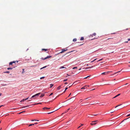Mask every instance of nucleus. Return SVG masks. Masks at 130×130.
<instances>
[{"label": "nucleus", "instance_id": "obj_48", "mask_svg": "<svg viewBox=\"0 0 130 130\" xmlns=\"http://www.w3.org/2000/svg\"><path fill=\"white\" fill-rule=\"evenodd\" d=\"M120 72V71H118V72H117L115 73V74H116V73H118V72Z\"/></svg>", "mask_w": 130, "mask_h": 130}, {"label": "nucleus", "instance_id": "obj_39", "mask_svg": "<svg viewBox=\"0 0 130 130\" xmlns=\"http://www.w3.org/2000/svg\"><path fill=\"white\" fill-rule=\"evenodd\" d=\"M29 98V97H28L27 98L25 99V100H28V99Z\"/></svg>", "mask_w": 130, "mask_h": 130}, {"label": "nucleus", "instance_id": "obj_55", "mask_svg": "<svg viewBox=\"0 0 130 130\" xmlns=\"http://www.w3.org/2000/svg\"><path fill=\"white\" fill-rule=\"evenodd\" d=\"M3 105H1V106H0V108L2 106H3Z\"/></svg>", "mask_w": 130, "mask_h": 130}, {"label": "nucleus", "instance_id": "obj_43", "mask_svg": "<svg viewBox=\"0 0 130 130\" xmlns=\"http://www.w3.org/2000/svg\"><path fill=\"white\" fill-rule=\"evenodd\" d=\"M38 124V123L37 122H36V123H34V125L35 124Z\"/></svg>", "mask_w": 130, "mask_h": 130}, {"label": "nucleus", "instance_id": "obj_21", "mask_svg": "<svg viewBox=\"0 0 130 130\" xmlns=\"http://www.w3.org/2000/svg\"><path fill=\"white\" fill-rule=\"evenodd\" d=\"M38 104H42V103H36V104H35L34 105H38Z\"/></svg>", "mask_w": 130, "mask_h": 130}, {"label": "nucleus", "instance_id": "obj_14", "mask_svg": "<svg viewBox=\"0 0 130 130\" xmlns=\"http://www.w3.org/2000/svg\"><path fill=\"white\" fill-rule=\"evenodd\" d=\"M26 101V100H25V99H23V100H21V101H20V102H23L24 101Z\"/></svg>", "mask_w": 130, "mask_h": 130}, {"label": "nucleus", "instance_id": "obj_3", "mask_svg": "<svg viewBox=\"0 0 130 130\" xmlns=\"http://www.w3.org/2000/svg\"><path fill=\"white\" fill-rule=\"evenodd\" d=\"M97 121H97H92V122H94V123H90V124L91 125H95L97 123L95 122Z\"/></svg>", "mask_w": 130, "mask_h": 130}, {"label": "nucleus", "instance_id": "obj_23", "mask_svg": "<svg viewBox=\"0 0 130 130\" xmlns=\"http://www.w3.org/2000/svg\"><path fill=\"white\" fill-rule=\"evenodd\" d=\"M7 69L8 70H12V68H8Z\"/></svg>", "mask_w": 130, "mask_h": 130}, {"label": "nucleus", "instance_id": "obj_62", "mask_svg": "<svg viewBox=\"0 0 130 130\" xmlns=\"http://www.w3.org/2000/svg\"><path fill=\"white\" fill-rule=\"evenodd\" d=\"M34 121H38V120H34Z\"/></svg>", "mask_w": 130, "mask_h": 130}, {"label": "nucleus", "instance_id": "obj_47", "mask_svg": "<svg viewBox=\"0 0 130 130\" xmlns=\"http://www.w3.org/2000/svg\"><path fill=\"white\" fill-rule=\"evenodd\" d=\"M130 116V114H129V115H128L126 116L127 117H128V116Z\"/></svg>", "mask_w": 130, "mask_h": 130}, {"label": "nucleus", "instance_id": "obj_2", "mask_svg": "<svg viewBox=\"0 0 130 130\" xmlns=\"http://www.w3.org/2000/svg\"><path fill=\"white\" fill-rule=\"evenodd\" d=\"M40 94V93H37L36 94L33 95L32 97L31 98H34L35 97V98H36V97L37 96H38Z\"/></svg>", "mask_w": 130, "mask_h": 130}, {"label": "nucleus", "instance_id": "obj_35", "mask_svg": "<svg viewBox=\"0 0 130 130\" xmlns=\"http://www.w3.org/2000/svg\"><path fill=\"white\" fill-rule=\"evenodd\" d=\"M68 89V87H66V88H65V90L64 91V92H65V91H66L67 90V89Z\"/></svg>", "mask_w": 130, "mask_h": 130}, {"label": "nucleus", "instance_id": "obj_49", "mask_svg": "<svg viewBox=\"0 0 130 130\" xmlns=\"http://www.w3.org/2000/svg\"><path fill=\"white\" fill-rule=\"evenodd\" d=\"M87 78V77H85V78H84V79H86V78Z\"/></svg>", "mask_w": 130, "mask_h": 130}, {"label": "nucleus", "instance_id": "obj_58", "mask_svg": "<svg viewBox=\"0 0 130 130\" xmlns=\"http://www.w3.org/2000/svg\"><path fill=\"white\" fill-rule=\"evenodd\" d=\"M31 121H34V120H31Z\"/></svg>", "mask_w": 130, "mask_h": 130}, {"label": "nucleus", "instance_id": "obj_63", "mask_svg": "<svg viewBox=\"0 0 130 130\" xmlns=\"http://www.w3.org/2000/svg\"><path fill=\"white\" fill-rule=\"evenodd\" d=\"M103 59V58H102V59H100L101 60H102Z\"/></svg>", "mask_w": 130, "mask_h": 130}, {"label": "nucleus", "instance_id": "obj_16", "mask_svg": "<svg viewBox=\"0 0 130 130\" xmlns=\"http://www.w3.org/2000/svg\"><path fill=\"white\" fill-rule=\"evenodd\" d=\"M86 86H85L84 87H82V88H81V89H85V87H86Z\"/></svg>", "mask_w": 130, "mask_h": 130}, {"label": "nucleus", "instance_id": "obj_6", "mask_svg": "<svg viewBox=\"0 0 130 130\" xmlns=\"http://www.w3.org/2000/svg\"><path fill=\"white\" fill-rule=\"evenodd\" d=\"M67 49H62V51L60 52V53H62L63 52H65L67 50Z\"/></svg>", "mask_w": 130, "mask_h": 130}, {"label": "nucleus", "instance_id": "obj_20", "mask_svg": "<svg viewBox=\"0 0 130 130\" xmlns=\"http://www.w3.org/2000/svg\"><path fill=\"white\" fill-rule=\"evenodd\" d=\"M50 85V88H51L54 85L53 84H51Z\"/></svg>", "mask_w": 130, "mask_h": 130}, {"label": "nucleus", "instance_id": "obj_31", "mask_svg": "<svg viewBox=\"0 0 130 130\" xmlns=\"http://www.w3.org/2000/svg\"><path fill=\"white\" fill-rule=\"evenodd\" d=\"M46 66H44V67H42V68H41L40 69V70H41V69H43L44 68H46Z\"/></svg>", "mask_w": 130, "mask_h": 130}, {"label": "nucleus", "instance_id": "obj_9", "mask_svg": "<svg viewBox=\"0 0 130 130\" xmlns=\"http://www.w3.org/2000/svg\"><path fill=\"white\" fill-rule=\"evenodd\" d=\"M84 125V124H81V125L80 126H79L78 128V129L79 128H80L82 126Z\"/></svg>", "mask_w": 130, "mask_h": 130}, {"label": "nucleus", "instance_id": "obj_60", "mask_svg": "<svg viewBox=\"0 0 130 130\" xmlns=\"http://www.w3.org/2000/svg\"><path fill=\"white\" fill-rule=\"evenodd\" d=\"M21 113H22L21 112H20L19 113V114H21Z\"/></svg>", "mask_w": 130, "mask_h": 130}, {"label": "nucleus", "instance_id": "obj_13", "mask_svg": "<svg viewBox=\"0 0 130 130\" xmlns=\"http://www.w3.org/2000/svg\"><path fill=\"white\" fill-rule=\"evenodd\" d=\"M84 38L83 37H82L80 38V40H84Z\"/></svg>", "mask_w": 130, "mask_h": 130}, {"label": "nucleus", "instance_id": "obj_38", "mask_svg": "<svg viewBox=\"0 0 130 130\" xmlns=\"http://www.w3.org/2000/svg\"><path fill=\"white\" fill-rule=\"evenodd\" d=\"M67 79H64V80H63V81L64 82H66V81H67Z\"/></svg>", "mask_w": 130, "mask_h": 130}, {"label": "nucleus", "instance_id": "obj_15", "mask_svg": "<svg viewBox=\"0 0 130 130\" xmlns=\"http://www.w3.org/2000/svg\"><path fill=\"white\" fill-rule=\"evenodd\" d=\"M58 109H57V110H55V111H52V112H50L48 113H48V114H50L51 113H53V112H54L55 111H56L57 110H58Z\"/></svg>", "mask_w": 130, "mask_h": 130}, {"label": "nucleus", "instance_id": "obj_26", "mask_svg": "<svg viewBox=\"0 0 130 130\" xmlns=\"http://www.w3.org/2000/svg\"><path fill=\"white\" fill-rule=\"evenodd\" d=\"M129 118V117L127 119H124V120H123L121 122V123L122 122H123L124 120H126L128 118Z\"/></svg>", "mask_w": 130, "mask_h": 130}, {"label": "nucleus", "instance_id": "obj_17", "mask_svg": "<svg viewBox=\"0 0 130 130\" xmlns=\"http://www.w3.org/2000/svg\"><path fill=\"white\" fill-rule=\"evenodd\" d=\"M29 106L28 105V106H23V107H22L21 108H24L28 107Z\"/></svg>", "mask_w": 130, "mask_h": 130}, {"label": "nucleus", "instance_id": "obj_59", "mask_svg": "<svg viewBox=\"0 0 130 130\" xmlns=\"http://www.w3.org/2000/svg\"><path fill=\"white\" fill-rule=\"evenodd\" d=\"M90 76H87V78H88V77H89Z\"/></svg>", "mask_w": 130, "mask_h": 130}, {"label": "nucleus", "instance_id": "obj_64", "mask_svg": "<svg viewBox=\"0 0 130 130\" xmlns=\"http://www.w3.org/2000/svg\"><path fill=\"white\" fill-rule=\"evenodd\" d=\"M82 99H81L80 100L81 101V102L82 101Z\"/></svg>", "mask_w": 130, "mask_h": 130}, {"label": "nucleus", "instance_id": "obj_30", "mask_svg": "<svg viewBox=\"0 0 130 130\" xmlns=\"http://www.w3.org/2000/svg\"><path fill=\"white\" fill-rule=\"evenodd\" d=\"M44 78H45V77H40V79H42Z\"/></svg>", "mask_w": 130, "mask_h": 130}, {"label": "nucleus", "instance_id": "obj_41", "mask_svg": "<svg viewBox=\"0 0 130 130\" xmlns=\"http://www.w3.org/2000/svg\"><path fill=\"white\" fill-rule=\"evenodd\" d=\"M53 94V93H51V94L49 96H51V95H52Z\"/></svg>", "mask_w": 130, "mask_h": 130}, {"label": "nucleus", "instance_id": "obj_50", "mask_svg": "<svg viewBox=\"0 0 130 130\" xmlns=\"http://www.w3.org/2000/svg\"><path fill=\"white\" fill-rule=\"evenodd\" d=\"M68 84V83H67V82L65 83H64L65 84Z\"/></svg>", "mask_w": 130, "mask_h": 130}, {"label": "nucleus", "instance_id": "obj_45", "mask_svg": "<svg viewBox=\"0 0 130 130\" xmlns=\"http://www.w3.org/2000/svg\"><path fill=\"white\" fill-rule=\"evenodd\" d=\"M101 61V60L100 59H99V60H98V61H97V62H99V61Z\"/></svg>", "mask_w": 130, "mask_h": 130}, {"label": "nucleus", "instance_id": "obj_37", "mask_svg": "<svg viewBox=\"0 0 130 130\" xmlns=\"http://www.w3.org/2000/svg\"><path fill=\"white\" fill-rule=\"evenodd\" d=\"M112 72V71H110H110H108V72H106V74H108V73L109 72Z\"/></svg>", "mask_w": 130, "mask_h": 130}, {"label": "nucleus", "instance_id": "obj_29", "mask_svg": "<svg viewBox=\"0 0 130 130\" xmlns=\"http://www.w3.org/2000/svg\"><path fill=\"white\" fill-rule=\"evenodd\" d=\"M34 125V124H30V125H29V126H32V125Z\"/></svg>", "mask_w": 130, "mask_h": 130}, {"label": "nucleus", "instance_id": "obj_19", "mask_svg": "<svg viewBox=\"0 0 130 130\" xmlns=\"http://www.w3.org/2000/svg\"><path fill=\"white\" fill-rule=\"evenodd\" d=\"M44 94H42L40 96V97H43V96H44Z\"/></svg>", "mask_w": 130, "mask_h": 130}, {"label": "nucleus", "instance_id": "obj_52", "mask_svg": "<svg viewBox=\"0 0 130 130\" xmlns=\"http://www.w3.org/2000/svg\"><path fill=\"white\" fill-rule=\"evenodd\" d=\"M2 94L1 93H0V96H1V95H2Z\"/></svg>", "mask_w": 130, "mask_h": 130}, {"label": "nucleus", "instance_id": "obj_5", "mask_svg": "<svg viewBox=\"0 0 130 130\" xmlns=\"http://www.w3.org/2000/svg\"><path fill=\"white\" fill-rule=\"evenodd\" d=\"M70 109V108H69L65 112H64L63 113H62L61 114V115H62L63 114L65 113H66V112H67L68 110Z\"/></svg>", "mask_w": 130, "mask_h": 130}, {"label": "nucleus", "instance_id": "obj_34", "mask_svg": "<svg viewBox=\"0 0 130 130\" xmlns=\"http://www.w3.org/2000/svg\"><path fill=\"white\" fill-rule=\"evenodd\" d=\"M77 68L76 67H74V68H73L72 69H77Z\"/></svg>", "mask_w": 130, "mask_h": 130}, {"label": "nucleus", "instance_id": "obj_44", "mask_svg": "<svg viewBox=\"0 0 130 130\" xmlns=\"http://www.w3.org/2000/svg\"><path fill=\"white\" fill-rule=\"evenodd\" d=\"M25 112V111H24L22 112H22V113H23V112Z\"/></svg>", "mask_w": 130, "mask_h": 130}, {"label": "nucleus", "instance_id": "obj_10", "mask_svg": "<svg viewBox=\"0 0 130 130\" xmlns=\"http://www.w3.org/2000/svg\"><path fill=\"white\" fill-rule=\"evenodd\" d=\"M61 88V86H59L57 88L58 90H59Z\"/></svg>", "mask_w": 130, "mask_h": 130}, {"label": "nucleus", "instance_id": "obj_54", "mask_svg": "<svg viewBox=\"0 0 130 130\" xmlns=\"http://www.w3.org/2000/svg\"><path fill=\"white\" fill-rule=\"evenodd\" d=\"M97 115H95V114L93 115H94V116H96Z\"/></svg>", "mask_w": 130, "mask_h": 130}, {"label": "nucleus", "instance_id": "obj_18", "mask_svg": "<svg viewBox=\"0 0 130 130\" xmlns=\"http://www.w3.org/2000/svg\"><path fill=\"white\" fill-rule=\"evenodd\" d=\"M12 62L13 63H16V62L17 63H18V61H12Z\"/></svg>", "mask_w": 130, "mask_h": 130}, {"label": "nucleus", "instance_id": "obj_22", "mask_svg": "<svg viewBox=\"0 0 130 130\" xmlns=\"http://www.w3.org/2000/svg\"><path fill=\"white\" fill-rule=\"evenodd\" d=\"M10 73V72L9 71H6L4 72V73H8V74H9Z\"/></svg>", "mask_w": 130, "mask_h": 130}, {"label": "nucleus", "instance_id": "obj_11", "mask_svg": "<svg viewBox=\"0 0 130 130\" xmlns=\"http://www.w3.org/2000/svg\"><path fill=\"white\" fill-rule=\"evenodd\" d=\"M120 94H118V95H116V96H115V97H113V98H115L119 96V95H120Z\"/></svg>", "mask_w": 130, "mask_h": 130}, {"label": "nucleus", "instance_id": "obj_4", "mask_svg": "<svg viewBox=\"0 0 130 130\" xmlns=\"http://www.w3.org/2000/svg\"><path fill=\"white\" fill-rule=\"evenodd\" d=\"M51 57V56H50V55L48 56H47L46 57H45L44 59V60H45V59H46L50 58Z\"/></svg>", "mask_w": 130, "mask_h": 130}, {"label": "nucleus", "instance_id": "obj_36", "mask_svg": "<svg viewBox=\"0 0 130 130\" xmlns=\"http://www.w3.org/2000/svg\"><path fill=\"white\" fill-rule=\"evenodd\" d=\"M77 81H75V82H74L73 84H72V85L73 84H76L77 83Z\"/></svg>", "mask_w": 130, "mask_h": 130}, {"label": "nucleus", "instance_id": "obj_46", "mask_svg": "<svg viewBox=\"0 0 130 130\" xmlns=\"http://www.w3.org/2000/svg\"><path fill=\"white\" fill-rule=\"evenodd\" d=\"M128 41H130V38H128Z\"/></svg>", "mask_w": 130, "mask_h": 130}, {"label": "nucleus", "instance_id": "obj_28", "mask_svg": "<svg viewBox=\"0 0 130 130\" xmlns=\"http://www.w3.org/2000/svg\"><path fill=\"white\" fill-rule=\"evenodd\" d=\"M47 50L48 49H42V51H48Z\"/></svg>", "mask_w": 130, "mask_h": 130}, {"label": "nucleus", "instance_id": "obj_8", "mask_svg": "<svg viewBox=\"0 0 130 130\" xmlns=\"http://www.w3.org/2000/svg\"><path fill=\"white\" fill-rule=\"evenodd\" d=\"M96 35V33H94L93 34L90 35V37H91H91H92L93 36H95Z\"/></svg>", "mask_w": 130, "mask_h": 130}, {"label": "nucleus", "instance_id": "obj_61", "mask_svg": "<svg viewBox=\"0 0 130 130\" xmlns=\"http://www.w3.org/2000/svg\"><path fill=\"white\" fill-rule=\"evenodd\" d=\"M125 43H127V42H128V41H125Z\"/></svg>", "mask_w": 130, "mask_h": 130}, {"label": "nucleus", "instance_id": "obj_12", "mask_svg": "<svg viewBox=\"0 0 130 130\" xmlns=\"http://www.w3.org/2000/svg\"><path fill=\"white\" fill-rule=\"evenodd\" d=\"M77 41V39L76 38H74L73 39V41L74 42L76 41Z\"/></svg>", "mask_w": 130, "mask_h": 130}, {"label": "nucleus", "instance_id": "obj_56", "mask_svg": "<svg viewBox=\"0 0 130 130\" xmlns=\"http://www.w3.org/2000/svg\"><path fill=\"white\" fill-rule=\"evenodd\" d=\"M81 68H80V69H79V70H81Z\"/></svg>", "mask_w": 130, "mask_h": 130}, {"label": "nucleus", "instance_id": "obj_7", "mask_svg": "<svg viewBox=\"0 0 130 130\" xmlns=\"http://www.w3.org/2000/svg\"><path fill=\"white\" fill-rule=\"evenodd\" d=\"M50 108H47V107H44V108H43V109H50Z\"/></svg>", "mask_w": 130, "mask_h": 130}, {"label": "nucleus", "instance_id": "obj_42", "mask_svg": "<svg viewBox=\"0 0 130 130\" xmlns=\"http://www.w3.org/2000/svg\"><path fill=\"white\" fill-rule=\"evenodd\" d=\"M117 105V106H116V107H115V108H116L117 107H118V106H119L120 105Z\"/></svg>", "mask_w": 130, "mask_h": 130}, {"label": "nucleus", "instance_id": "obj_53", "mask_svg": "<svg viewBox=\"0 0 130 130\" xmlns=\"http://www.w3.org/2000/svg\"><path fill=\"white\" fill-rule=\"evenodd\" d=\"M73 85H70V86L69 87V88H70L71 86Z\"/></svg>", "mask_w": 130, "mask_h": 130}, {"label": "nucleus", "instance_id": "obj_27", "mask_svg": "<svg viewBox=\"0 0 130 130\" xmlns=\"http://www.w3.org/2000/svg\"><path fill=\"white\" fill-rule=\"evenodd\" d=\"M63 68H66L64 67L63 66H61L60 67V69H61Z\"/></svg>", "mask_w": 130, "mask_h": 130}, {"label": "nucleus", "instance_id": "obj_24", "mask_svg": "<svg viewBox=\"0 0 130 130\" xmlns=\"http://www.w3.org/2000/svg\"><path fill=\"white\" fill-rule=\"evenodd\" d=\"M13 63L12 61L11 62H10L9 64L12 65Z\"/></svg>", "mask_w": 130, "mask_h": 130}, {"label": "nucleus", "instance_id": "obj_57", "mask_svg": "<svg viewBox=\"0 0 130 130\" xmlns=\"http://www.w3.org/2000/svg\"><path fill=\"white\" fill-rule=\"evenodd\" d=\"M113 112H114L113 111H112V112H111V113H112Z\"/></svg>", "mask_w": 130, "mask_h": 130}, {"label": "nucleus", "instance_id": "obj_25", "mask_svg": "<svg viewBox=\"0 0 130 130\" xmlns=\"http://www.w3.org/2000/svg\"><path fill=\"white\" fill-rule=\"evenodd\" d=\"M106 74V72H104L101 74H102V75H105V74Z\"/></svg>", "mask_w": 130, "mask_h": 130}, {"label": "nucleus", "instance_id": "obj_32", "mask_svg": "<svg viewBox=\"0 0 130 130\" xmlns=\"http://www.w3.org/2000/svg\"><path fill=\"white\" fill-rule=\"evenodd\" d=\"M97 58L96 59H94V60H93V61H91V62H93L94 61H95V60H96L97 59Z\"/></svg>", "mask_w": 130, "mask_h": 130}, {"label": "nucleus", "instance_id": "obj_1", "mask_svg": "<svg viewBox=\"0 0 130 130\" xmlns=\"http://www.w3.org/2000/svg\"><path fill=\"white\" fill-rule=\"evenodd\" d=\"M107 50L106 51V54H110L111 53H113L114 52V51H112L111 50L112 49H107Z\"/></svg>", "mask_w": 130, "mask_h": 130}, {"label": "nucleus", "instance_id": "obj_33", "mask_svg": "<svg viewBox=\"0 0 130 130\" xmlns=\"http://www.w3.org/2000/svg\"><path fill=\"white\" fill-rule=\"evenodd\" d=\"M93 67V66H91V67H88V68H87V69L90 68H92Z\"/></svg>", "mask_w": 130, "mask_h": 130}, {"label": "nucleus", "instance_id": "obj_40", "mask_svg": "<svg viewBox=\"0 0 130 130\" xmlns=\"http://www.w3.org/2000/svg\"><path fill=\"white\" fill-rule=\"evenodd\" d=\"M24 72V69H23V71L22 72V73H23Z\"/></svg>", "mask_w": 130, "mask_h": 130}, {"label": "nucleus", "instance_id": "obj_51", "mask_svg": "<svg viewBox=\"0 0 130 130\" xmlns=\"http://www.w3.org/2000/svg\"><path fill=\"white\" fill-rule=\"evenodd\" d=\"M67 75H67V76H66V77H67L68 76H70L69 75H68V74H67Z\"/></svg>", "mask_w": 130, "mask_h": 130}]
</instances>
